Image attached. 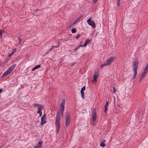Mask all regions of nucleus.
Segmentation results:
<instances>
[{
  "label": "nucleus",
  "mask_w": 148,
  "mask_h": 148,
  "mask_svg": "<svg viewBox=\"0 0 148 148\" xmlns=\"http://www.w3.org/2000/svg\"><path fill=\"white\" fill-rule=\"evenodd\" d=\"M114 60V59L113 57H110L104 62L103 64L101 65L100 67L102 68L103 66L110 65L113 62Z\"/></svg>",
  "instance_id": "nucleus-1"
},
{
  "label": "nucleus",
  "mask_w": 148,
  "mask_h": 148,
  "mask_svg": "<svg viewBox=\"0 0 148 148\" xmlns=\"http://www.w3.org/2000/svg\"><path fill=\"white\" fill-rule=\"evenodd\" d=\"M138 64V61H137L134 62L133 63V67L134 71V78L136 77L137 75Z\"/></svg>",
  "instance_id": "nucleus-2"
},
{
  "label": "nucleus",
  "mask_w": 148,
  "mask_h": 148,
  "mask_svg": "<svg viewBox=\"0 0 148 148\" xmlns=\"http://www.w3.org/2000/svg\"><path fill=\"white\" fill-rule=\"evenodd\" d=\"M16 66V64H13L12 66L6 71L3 74V76L5 77L9 74L13 70Z\"/></svg>",
  "instance_id": "nucleus-3"
},
{
  "label": "nucleus",
  "mask_w": 148,
  "mask_h": 148,
  "mask_svg": "<svg viewBox=\"0 0 148 148\" xmlns=\"http://www.w3.org/2000/svg\"><path fill=\"white\" fill-rule=\"evenodd\" d=\"M70 118L69 113L68 112L66 113L65 114V125L66 127L68 126L70 123Z\"/></svg>",
  "instance_id": "nucleus-4"
},
{
  "label": "nucleus",
  "mask_w": 148,
  "mask_h": 148,
  "mask_svg": "<svg viewBox=\"0 0 148 148\" xmlns=\"http://www.w3.org/2000/svg\"><path fill=\"white\" fill-rule=\"evenodd\" d=\"M99 75V70H97L95 71L94 73L93 79L92 80V82L94 83V82H95V83L97 81V79L98 78Z\"/></svg>",
  "instance_id": "nucleus-5"
},
{
  "label": "nucleus",
  "mask_w": 148,
  "mask_h": 148,
  "mask_svg": "<svg viewBox=\"0 0 148 148\" xmlns=\"http://www.w3.org/2000/svg\"><path fill=\"white\" fill-rule=\"evenodd\" d=\"M33 106L34 107L38 106V111L40 112H42V110L44 108V106L43 105L38 103H34L33 104Z\"/></svg>",
  "instance_id": "nucleus-6"
},
{
  "label": "nucleus",
  "mask_w": 148,
  "mask_h": 148,
  "mask_svg": "<svg viewBox=\"0 0 148 148\" xmlns=\"http://www.w3.org/2000/svg\"><path fill=\"white\" fill-rule=\"evenodd\" d=\"M91 18H89L87 21V23L88 25L91 26L92 27H95V24L94 21H91Z\"/></svg>",
  "instance_id": "nucleus-7"
},
{
  "label": "nucleus",
  "mask_w": 148,
  "mask_h": 148,
  "mask_svg": "<svg viewBox=\"0 0 148 148\" xmlns=\"http://www.w3.org/2000/svg\"><path fill=\"white\" fill-rule=\"evenodd\" d=\"M148 71V64H147L145 67L144 70L140 77V79L143 77H145L147 74V72Z\"/></svg>",
  "instance_id": "nucleus-8"
},
{
  "label": "nucleus",
  "mask_w": 148,
  "mask_h": 148,
  "mask_svg": "<svg viewBox=\"0 0 148 148\" xmlns=\"http://www.w3.org/2000/svg\"><path fill=\"white\" fill-rule=\"evenodd\" d=\"M65 100L64 99H63L62 100L61 103L60 104V107H61V110L60 111V112L62 114V115L63 114V112L64 111V105H65Z\"/></svg>",
  "instance_id": "nucleus-9"
},
{
  "label": "nucleus",
  "mask_w": 148,
  "mask_h": 148,
  "mask_svg": "<svg viewBox=\"0 0 148 148\" xmlns=\"http://www.w3.org/2000/svg\"><path fill=\"white\" fill-rule=\"evenodd\" d=\"M41 124L42 126L44 124L46 123V121L45 117V115L44 114L41 118Z\"/></svg>",
  "instance_id": "nucleus-10"
},
{
  "label": "nucleus",
  "mask_w": 148,
  "mask_h": 148,
  "mask_svg": "<svg viewBox=\"0 0 148 148\" xmlns=\"http://www.w3.org/2000/svg\"><path fill=\"white\" fill-rule=\"evenodd\" d=\"M60 115L59 113L57 114V116L56 117V124H60Z\"/></svg>",
  "instance_id": "nucleus-11"
},
{
  "label": "nucleus",
  "mask_w": 148,
  "mask_h": 148,
  "mask_svg": "<svg viewBox=\"0 0 148 148\" xmlns=\"http://www.w3.org/2000/svg\"><path fill=\"white\" fill-rule=\"evenodd\" d=\"M42 143V141L41 140H39L38 143L34 146V148H40L41 147Z\"/></svg>",
  "instance_id": "nucleus-12"
},
{
  "label": "nucleus",
  "mask_w": 148,
  "mask_h": 148,
  "mask_svg": "<svg viewBox=\"0 0 148 148\" xmlns=\"http://www.w3.org/2000/svg\"><path fill=\"white\" fill-rule=\"evenodd\" d=\"M108 101H107L105 105L104 106L105 107V110H104V112L106 113L107 112V107L108 106Z\"/></svg>",
  "instance_id": "nucleus-13"
},
{
  "label": "nucleus",
  "mask_w": 148,
  "mask_h": 148,
  "mask_svg": "<svg viewBox=\"0 0 148 148\" xmlns=\"http://www.w3.org/2000/svg\"><path fill=\"white\" fill-rule=\"evenodd\" d=\"M90 41L89 40H87L85 43H84L83 45H82V46L83 47H86L87 46L88 44L90 42Z\"/></svg>",
  "instance_id": "nucleus-14"
},
{
  "label": "nucleus",
  "mask_w": 148,
  "mask_h": 148,
  "mask_svg": "<svg viewBox=\"0 0 148 148\" xmlns=\"http://www.w3.org/2000/svg\"><path fill=\"white\" fill-rule=\"evenodd\" d=\"M16 48H15L14 49H13V51L11 52V53L9 55V57H11L15 53V51H16Z\"/></svg>",
  "instance_id": "nucleus-15"
},
{
  "label": "nucleus",
  "mask_w": 148,
  "mask_h": 148,
  "mask_svg": "<svg viewBox=\"0 0 148 148\" xmlns=\"http://www.w3.org/2000/svg\"><path fill=\"white\" fill-rule=\"evenodd\" d=\"M41 67V66L40 65H38L36 66L34 68L32 69V71H34L35 70L40 68Z\"/></svg>",
  "instance_id": "nucleus-16"
},
{
  "label": "nucleus",
  "mask_w": 148,
  "mask_h": 148,
  "mask_svg": "<svg viewBox=\"0 0 148 148\" xmlns=\"http://www.w3.org/2000/svg\"><path fill=\"white\" fill-rule=\"evenodd\" d=\"M57 127H56V132L58 133L59 132V129L60 127V124H56Z\"/></svg>",
  "instance_id": "nucleus-17"
},
{
  "label": "nucleus",
  "mask_w": 148,
  "mask_h": 148,
  "mask_svg": "<svg viewBox=\"0 0 148 148\" xmlns=\"http://www.w3.org/2000/svg\"><path fill=\"white\" fill-rule=\"evenodd\" d=\"M103 140L102 142H101L100 144V146L103 147H104L106 146V145L104 143V142L105 141V140Z\"/></svg>",
  "instance_id": "nucleus-18"
},
{
  "label": "nucleus",
  "mask_w": 148,
  "mask_h": 148,
  "mask_svg": "<svg viewBox=\"0 0 148 148\" xmlns=\"http://www.w3.org/2000/svg\"><path fill=\"white\" fill-rule=\"evenodd\" d=\"M5 32V30L3 29L0 30V37L1 38L2 34L4 33Z\"/></svg>",
  "instance_id": "nucleus-19"
},
{
  "label": "nucleus",
  "mask_w": 148,
  "mask_h": 148,
  "mask_svg": "<svg viewBox=\"0 0 148 148\" xmlns=\"http://www.w3.org/2000/svg\"><path fill=\"white\" fill-rule=\"evenodd\" d=\"M92 115H97L96 110L95 109L93 110L92 112Z\"/></svg>",
  "instance_id": "nucleus-20"
},
{
  "label": "nucleus",
  "mask_w": 148,
  "mask_h": 148,
  "mask_svg": "<svg viewBox=\"0 0 148 148\" xmlns=\"http://www.w3.org/2000/svg\"><path fill=\"white\" fill-rule=\"evenodd\" d=\"M83 47V46L80 45L78 46L74 49V51H76L80 47Z\"/></svg>",
  "instance_id": "nucleus-21"
},
{
  "label": "nucleus",
  "mask_w": 148,
  "mask_h": 148,
  "mask_svg": "<svg viewBox=\"0 0 148 148\" xmlns=\"http://www.w3.org/2000/svg\"><path fill=\"white\" fill-rule=\"evenodd\" d=\"M92 121L94 122L97 119V115H92Z\"/></svg>",
  "instance_id": "nucleus-22"
},
{
  "label": "nucleus",
  "mask_w": 148,
  "mask_h": 148,
  "mask_svg": "<svg viewBox=\"0 0 148 148\" xmlns=\"http://www.w3.org/2000/svg\"><path fill=\"white\" fill-rule=\"evenodd\" d=\"M81 94L82 98L83 99H84V91H81Z\"/></svg>",
  "instance_id": "nucleus-23"
},
{
  "label": "nucleus",
  "mask_w": 148,
  "mask_h": 148,
  "mask_svg": "<svg viewBox=\"0 0 148 148\" xmlns=\"http://www.w3.org/2000/svg\"><path fill=\"white\" fill-rule=\"evenodd\" d=\"M59 45H58L56 46L55 47L54 46H53L50 49H49V51H50L51 50H53V49H54V48H57L59 47Z\"/></svg>",
  "instance_id": "nucleus-24"
},
{
  "label": "nucleus",
  "mask_w": 148,
  "mask_h": 148,
  "mask_svg": "<svg viewBox=\"0 0 148 148\" xmlns=\"http://www.w3.org/2000/svg\"><path fill=\"white\" fill-rule=\"evenodd\" d=\"M76 29L75 28H74L72 29L71 30V32L73 33H75L76 32Z\"/></svg>",
  "instance_id": "nucleus-25"
},
{
  "label": "nucleus",
  "mask_w": 148,
  "mask_h": 148,
  "mask_svg": "<svg viewBox=\"0 0 148 148\" xmlns=\"http://www.w3.org/2000/svg\"><path fill=\"white\" fill-rule=\"evenodd\" d=\"M86 89V86H84L81 89V91H84Z\"/></svg>",
  "instance_id": "nucleus-26"
},
{
  "label": "nucleus",
  "mask_w": 148,
  "mask_h": 148,
  "mask_svg": "<svg viewBox=\"0 0 148 148\" xmlns=\"http://www.w3.org/2000/svg\"><path fill=\"white\" fill-rule=\"evenodd\" d=\"M37 113L39 114H40V115H39L40 116H41V115H42V112H40L39 111H37Z\"/></svg>",
  "instance_id": "nucleus-27"
},
{
  "label": "nucleus",
  "mask_w": 148,
  "mask_h": 148,
  "mask_svg": "<svg viewBox=\"0 0 148 148\" xmlns=\"http://www.w3.org/2000/svg\"><path fill=\"white\" fill-rule=\"evenodd\" d=\"M117 4L118 6H119L121 5L120 1H117Z\"/></svg>",
  "instance_id": "nucleus-28"
},
{
  "label": "nucleus",
  "mask_w": 148,
  "mask_h": 148,
  "mask_svg": "<svg viewBox=\"0 0 148 148\" xmlns=\"http://www.w3.org/2000/svg\"><path fill=\"white\" fill-rule=\"evenodd\" d=\"M18 40H19V44H20L21 42V38H18Z\"/></svg>",
  "instance_id": "nucleus-29"
},
{
  "label": "nucleus",
  "mask_w": 148,
  "mask_h": 148,
  "mask_svg": "<svg viewBox=\"0 0 148 148\" xmlns=\"http://www.w3.org/2000/svg\"><path fill=\"white\" fill-rule=\"evenodd\" d=\"M81 36V34H79L76 36H75V38H77Z\"/></svg>",
  "instance_id": "nucleus-30"
},
{
  "label": "nucleus",
  "mask_w": 148,
  "mask_h": 148,
  "mask_svg": "<svg viewBox=\"0 0 148 148\" xmlns=\"http://www.w3.org/2000/svg\"><path fill=\"white\" fill-rule=\"evenodd\" d=\"M113 92L114 93L116 92V90L115 88L114 87H113Z\"/></svg>",
  "instance_id": "nucleus-31"
},
{
  "label": "nucleus",
  "mask_w": 148,
  "mask_h": 148,
  "mask_svg": "<svg viewBox=\"0 0 148 148\" xmlns=\"http://www.w3.org/2000/svg\"><path fill=\"white\" fill-rule=\"evenodd\" d=\"M98 0H93V3L94 4H95Z\"/></svg>",
  "instance_id": "nucleus-32"
},
{
  "label": "nucleus",
  "mask_w": 148,
  "mask_h": 148,
  "mask_svg": "<svg viewBox=\"0 0 148 148\" xmlns=\"http://www.w3.org/2000/svg\"><path fill=\"white\" fill-rule=\"evenodd\" d=\"M3 91V90L2 89H0V94Z\"/></svg>",
  "instance_id": "nucleus-33"
},
{
  "label": "nucleus",
  "mask_w": 148,
  "mask_h": 148,
  "mask_svg": "<svg viewBox=\"0 0 148 148\" xmlns=\"http://www.w3.org/2000/svg\"><path fill=\"white\" fill-rule=\"evenodd\" d=\"M117 1H120V0H117Z\"/></svg>",
  "instance_id": "nucleus-34"
},
{
  "label": "nucleus",
  "mask_w": 148,
  "mask_h": 148,
  "mask_svg": "<svg viewBox=\"0 0 148 148\" xmlns=\"http://www.w3.org/2000/svg\"><path fill=\"white\" fill-rule=\"evenodd\" d=\"M53 51H55V50H53Z\"/></svg>",
  "instance_id": "nucleus-35"
}]
</instances>
